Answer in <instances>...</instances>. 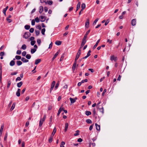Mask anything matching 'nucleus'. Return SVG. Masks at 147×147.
<instances>
[{
  "mask_svg": "<svg viewBox=\"0 0 147 147\" xmlns=\"http://www.w3.org/2000/svg\"><path fill=\"white\" fill-rule=\"evenodd\" d=\"M76 132V133L74 134V136H76L79 135L78 133L79 132V130H77Z\"/></svg>",
  "mask_w": 147,
  "mask_h": 147,
  "instance_id": "46",
  "label": "nucleus"
},
{
  "mask_svg": "<svg viewBox=\"0 0 147 147\" xmlns=\"http://www.w3.org/2000/svg\"><path fill=\"white\" fill-rule=\"evenodd\" d=\"M60 52V50H59L55 54L53 58H52V60H54L55 59L56 57L58 55L59 53Z\"/></svg>",
  "mask_w": 147,
  "mask_h": 147,
  "instance_id": "7",
  "label": "nucleus"
},
{
  "mask_svg": "<svg viewBox=\"0 0 147 147\" xmlns=\"http://www.w3.org/2000/svg\"><path fill=\"white\" fill-rule=\"evenodd\" d=\"M81 50L80 49H79L78 52V53L77 54L76 56V58L75 59V61L76 62L77 60L78 59V58H79L80 55L81 54Z\"/></svg>",
  "mask_w": 147,
  "mask_h": 147,
  "instance_id": "1",
  "label": "nucleus"
},
{
  "mask_svg": "<svg viewBox=\"0 0 147 147\" xmlns=\"http://www.w3.org/2000/svg\"><path fill=\"white\" fill-rule=\"evenodd\" d=\"M15 58L17 60H20L21 59V57L20 56L16 55L15 56Z\"/></svg>",
  "mask_w": 147,
  "mask_h": 147,
  "instance_id": "37",
  "label": "nucleus"
},
{
  "mask_svg": "<svg viewBox=\"0 0 147 147\" xmlns=\"http://www.w3.org/2000/svg\"><path fill=\"white\" fill-rule=\"evenodd\" d=\"M36 42V41L34 40L31 41V44L32 45H34Z\"/></svg>",
  "mask_w": 147,
  "mask_h": 147,
  "instance_id": "51",
  "label": "nucleus"
},
{
  "mask_svg": "<svg viewBox=\"0 0 147 147\" xmlns=\"http://www.w3.org/2000/svg\"><path fill=\"white\" fill-rule=\"evenodd\" d=\"M111 60L112 61H116L117 60V57L113 55V56H111Z\"/></svg>",
  "mask_w": 147,
  "mask_h": 147,
  "instance_id": "6",
  "label": "nucleus"
},
{
  "mask_svg": "<svg viewBox=\"0 0 147 147\" xmlns=\"http://www.w3.org/2000/svg\"><path fill=\"white\" fill-rule=\"evenodd\" d=\"M68 127V123H66L65 124V131L66 132L67 130Z\"/></svg>",
  "mask_w": 147,
  "mask_h": 147,
  "instance_id": "25",
  "label": "nucleus"
},
{
  "mask_svg": "<svg viewBox=\"0 0 147 147\" xmlns=\"http://www.w3.org/2000/svg\"><path fill=\"white\" fill-rule=\"evenodd\" d=\"M64 108L63 107V106L62 105L61 107H60V108L59 109V111H58V113H57V115L58 116H59L60 114V113L61 112L63 111V110H64Z\"/></svg>",
  "mask_w": 147,
  "mask_h": 147,
  "instance_id": "4",
  "label": "nucleus"
},
{
  "mask_svg": "<svg viewBox=\"0 0 147 147\" xmlns=\"http://www.w3.org/2000/svg\"><path fill=\"white\" fill-rule=\"evenodd\" d=\"M8 8V6H7L3 10V12L4 14L5 15H6V12Z\"/></svg>",
  "mask_w": 147,
  "mask_h": 147,
  "instance_id": "17",
  "label": "nucleus"
},
{
  "mask_svg": "<svg viewBox=\"0 0 147 147\" xmlns=\"http://www.w3.org/2000/svg\"><path fill=\"white\" fill-rule=\"evenodd\" d=\"M86 7V5L84 3H82L81 5L82 9L81 11H83V10Z\"/></svg>",
  "mask_w": 147,
  "mask_h": 147,
  "instance_id": "23",
  "label": "nucleus"
},
{
  "mask_svg": "<svg viewBox=\"0 0 147 147\" xmlns=\"http://www.w3.org/2000/svg\"><path fill=\"white\" fill-rule=\"evenodd\" d=\"M59 83H57L56 84L55 88V90H56L57 88L59 86Z\"/></svg>",
  "mask_w": 147,
  "mask_h": 147,
  "instance_id": "58",
  "label": "nucleus"
},
{
  "mask_svg": "<svg viewBox=\"0 0 147 147\" xmlns=\"http://www.w3.org/2000/svg\"><path fill=\"white\" fill-rule=\"evenodd\" d=\"M35 32L37 36L39 35L40 32L39 30H35Z\"/></svg>",
  "mask_w": 147,
  "mask_h": 147,
  "instance_id": "43",
  "label": "nucleus"
},
{
  "mask_svg": "<svg viewBox=\"0 0 147 147\" xmlns=\"http://www.w3.org/2000/svg\"><path fill=\"white\" fill-rule=\"evenodd\" d=\"M100 111V112H102V113H104V109L103 107H102L101 108H99Z\"/></svg>",
  "mask_w": 147,
  "mask_h": 147,
  "instance_id": "45",
  "label": "nucleus"
},
{
  "mask_svg": "<svg viewBox=\"0 0 147 147\" xmlns=\"http://www.w3.org/2000/svg\"><path fill=\"white\" fill-rule=\"evenodd\" d=\"M131 24L132 26H135L136 24V20L135 19H133L131 21Z\"/></svg>",
  "mask_w": 147,
  "mask_h": 147,
  "instance_id": "8",
  "label": "nucleus"
},
{
  "mask_svg": "<svg viewBox=\"0 0 147 147\" xmlns=\"http://www.w3.org/2000/svg\"><path fill=\"white\" fill-rule=\"evenodd\" d=\"M21 80V79L20 77H18L16 79V82L17 81H20Z\"/></svg>",
  "mask_w": 147,
  "mask_h": 147,
  "instance_id": "54",
  "label": "nucleus"
},
{
  "mask_svg": "<svg viewBox=\"0 0 147 147\" xmlns=\"http://www.w3.org/2000/svg\"><path fill=\"white\" fill-rule=\"evenodd\" d=\"M86 114L88 116L90 115H91V113L90 111H86Z\"/></svg>",
  "mask_w": 147,
  "mask_h": 147,
  "instance_id": "32",
  "label": "nucleus"
},
{
  "mask_svg": "<svg viewBox=\"0 0 147 147\" xmlns=\"http://www.w3.org/2000/svg\"><path fill=\"white\" fill-rule=\"evenodd\" d=\"M35 24V21L34 20H32L31 22V24L32 26H34Z\"/></svg>",
  "mask_w": 147,
  "mask_h": 147,
  "instance_id": "47",
  "label": "nucleus"
},
{
  "mask_svg": "<svg viewBox=\"0 0 147 147\" xmlns=\"http://www.w3.org/2000/svg\"><path fill=\"white\" fill-rule=\"evenodd\" d=\"M98 18H97L94 21V22H93V25H95L96 23V22H97V21H98Z\"/></svg>",
  "mask_w": 147,
  "mask_h": 147,
  "instance_id": "39",
  "label": "nucleus"
},
{
  "mask_svg": "<svg viewBox=\"0 0 147 147\" xmlns=\"http://www.w3.org/2000/svg\"><path fill=\"white\" fill-rule=\"evenodd\" d=\"M109 19H107L105 23V25L106 26L109 23Z\"/></svg>",
  "mask_w": 147,
  "mask_h": 147,
  "instance_id": "50",
  "label": "nucleus"
},
{
  "mask_svg": "<svg viewBox=\"0 0 147 147\" xmlns=\"http://www.w3.org/2000/svg\"><path fill=\"white\" fill-rule=\"evenodd\" d=\"M23 84V82L22 81L20 82L17 84V86L18 88H20L21 87Z\"/></svg>",
  "mask_w": 147,
  "mask_h": 147,
  "instance_id": "22",
  "label": "nucleus"
},
{
  "mask_svg": "<svg viewBox=\"0 0 147 147\" xmlns=\"http://www.w3.org/2000/svg\"><path fill=\"white\" fill-rule=\"evenodd\" d=\"M41 61V59H36L35 61V65H37L38 63L40 62Z\"/></svg>",
  "mask_w": 147,
  "mask_h": 147,
  "instance_id": "20",
  "label": "nucleus"
},
{
  "mask_svg": "<svg viewBox=\"0 0 147 147\" xmlns=\"http://www.w3.org/2000/svg\"><path fill=\"white\" fill-rule=\"evenodd\" d=\"M24 28L26 30H28L30 28V26L29 25H26L25 26Z\"/></svg>",
  "mask_w": 147,
  "mask_h": 147,
  "instance_id": "36",
  "label": "nucleus"
},
{
  "mask_svg": "<svg viewBox=\"0 0 147 147\" xmlns=\"http://www.w3.org/2000/svg\"><path fill=\"white\" fill-rule=\"evenodd\" d=\"M45 29L44 28L42 29L41 30V33L43 35L45 34Z\"/></svg>",
  "mask_w": 147,
  "mask_h": 147,
  "instance_id": "40",
  "label": "nucleus"
},
{
  "mask_svg": "<svg viewBox=\"0 0 147 147\" xmlns=\"http://www.w3.org/2000/svg\"><path fill=\"white\" fill-rule=\"evenodd\" d=\"M36 49H32L31 50V52L32 54L34 53L36 51Z\"/></svg>",
  "mask_w": 147,
  "mask_h": 147,
  "instance_id": "31",
  "label": "nucleus"
},
{
  "mask_svg": "<svg viewBox=\"0 0 147 147\" xmlns=\"http://www.w3.org/2000/svg\"><path fill=\"white\" fill-rule=\"evenodd\" d=\"M21 60L24 63L28 62L29 61L28 60L26 59L24 57H22L21 59Z\"/></svg>",
  "mask_w": 147,
  "mask_h": 147,
  "instance_id": "11",
  "label": "nucleus"
},
{
  "mask_svg": "<svg viewBox=\"0 0 147 147\" xmlns=\"http://www.w3.org/2000/svg\"><path fill=\"white\" fill-rule=\"evenodd\" d=\"M43 11V7L42 6H40L39 7V12L41 13Z\"/></svg>",
  "mask_w": 147,
  "mask_h": 147,
  "instance_id": "21",
  "label": "nucleus"
},
{
  "mask_svg": "<svg viewBox=\"0 0 147 147\" xmlns=\"http://www.w3.org/2000/svg\"><path fill=\"white\" fill-rule=\"evenodd\" d=\"M17 74V72H15L13 73H11V75L13 76V75H15Z\"/></svg>",
  "mask_w": 147,
  "mask_h": 147,
  "instance_id": "60",
  "label": "nucleus"
},
{
  "mask_svg": "<svg viewBox=\"0 0 147 147\" xmlns=\"http://www.w3.org/2000/svg\"><path fill=\"white\" fill-rule=\"evenodd\" d=\"M4 127V125H2L1 126L0 130V136L2 134V132H3V131Z\"/></svg>",
  "mask_w": 147,
  "mask_h": 147,
  "instance_id": "10",
  "label": "nucleus"
},
{
  "mask_svg": "<svg viewBox=\"0 0 147 147\" xmlns=\"http://www.w3.org/2000/svg\"><path fill=\"white\" fill-rule=\"evenodd\" d=\"M64 57V54H63L61 56L60 59V61H61L63 60V59Z\"/></svg>",
  "mask_w": 147,
  "mask_h": 147,
  "instance_id": "44",
  "label": "nucleus"
},
{
  "mask_svg": "<svg viewBox=\"0 0 147 147\" xmlns=\"http://www.w3.org/2000/svg\"><path fill=\"white\" fill-rule=\"evenodd\" d=\"M21 51L20 50H18L16 52V54L18 55H20L21 54Z\"/></svg>",
  "mask_w": 147,
  "mask_h": 147,
  "instance_id": "49",
  "label": "nucleus"
},
{
  "mask_svg": "<svg viewBox=\"0 0 147 147\" xmlns=\"http://www.w3.org/2000/svg\"><path fill=\"white\" fill-rule=\"evenodd\" d=\"M5 53L4 52H1L0 53V56H3L4 55Z\"/></svg>",
  "mask_w": 147,
  "mask_h": 147,
  "instance_id": "57",
  "label": "nucleus"
},
{
  "mask_svg": "<svg viewBox=\"0 0 147 147\" xmlns=\"http://www.w3.org/2000/svg\"><path fill=\"white\" fill-rule=\"evenodd\" d=\"M11 84V82L10 81H9L8 82V84H7V88H9V86H10V85Z\"/></svg>",
  "mask_w": 147,
  "mask_h": 147,
  "instance_id": "41",
  "label": "nucleus"
},
{
  "mask_svg": "<svg viewBox=\"0 0 147 147\" xmlns=\"http://www.w3.org/2000/svg\"><path fill=\"white\" fill-rule=\"evenodd\" d=\"M71 104H73L76 102V100L74 99L71 97L69 98Z\"/></svg>",
  "mask_w": 147,
  "mask_h": 147,
  "instance_id": "18",
  "label": "nucleus"
},
{
  "mask_svg": "<svg viewBox=\"0 0 147 147\" xmlns=\"http://www.w3.org/2000/svg\"><path fill=\"white\" fill-rule=\"evenodd\" d=\"M91 52V51L90 50H89L88 51V52L87 53V55L88 57H89L90 55V53Z\"/></svg>",
  "mask_w": 147,
  "mask_h": 147,
  "instance_id": "62",
  "label": "nucleus"
},
{
  "mask_svg": "<svg viewBox=\"0 0 147 147\" xmlns=\"http://www.w3.org/2000/svg\"><path fill=\"white\" fill-rule=\"evenodd\" d=\"M29 31L31 33H33L34 31V29L33 28H31L30 29Z\"/></svg>",
  "mask_w": 147,
  "mask_h": 147,
  "instance_id": "52",
  "label": "nucleus"
},
{
  "mask_svg": "<svg viewBox=\"0 0 147 147\" xmlns=\"http://www.w3.org/2000/svg\"><path fill=\"white\" fill-rule=\"evenodd\" d=\"M89 24V20H86V22L85 23L86 27H88Z\"/></svg>",
  "mask_w": 147,
  "mask_h": 147,
  "instance_id": "27",
  "label": "nucleus"
},
{
  "mask_svg": "<svg viewBox=\"0 0 147 147\" xmlns=\"http://www.w3.org/2000/svg\"><path fill=\"white\" fill-rule=\"evenodd\" d=\"M56 127H55L53 129V132H52V135L53 136L55 133L56 132Z\"/></svg>",
  "mask_w": 147,
  "mask_h": 147,
  "instance_id": "29",
  "label": "nucleus"
},
{
  "mask_svg": "<svg viewBox=\"0 0 147 147\" xmlns=\"http://www.w3.org/2000/svg\"><path fill=\"white\" fill-rule=\"evenodd\" d=\"M80 4H81V3L80 2H79L78 3V4L77 5L76 11H78L79 9L80 8Z\"/></svg>",
  "mask_w": 147,
  "mask_h": 147,
  "instance_id": "15",
  "label": "nucleus"
},
{
  "mask_svg": "<svg viewBox=\"0 0 147 147\" xmlns=\"http://www.w3.org/2000/svg\"><path fill=\"white\" fill-rule=\"evenodd\" d=\"M16 104L15 103H13L11 107V109H10V110L11 111H12L14 108Z\"/></svg>",
  "mask_w": 147,
  "mask_h": 147,
  "instance_id": "28",
  "label": "nucleus"
},
{
  "mask_svg": "<svg viewBox=\"0 0 147 147\" xmlns=\"http://www.w3.org/2000/svg\"><path fill=\"white\" fill-rule=\"evenodd\" d=\"M53 140V138L52 137H50L49 140V143H51Z\"/></svg>",
  "mask_w": 147,
  "mask_h": 147,
  "instance_id": "59",
  "label": "nucleus"
},
{
  "mask_svg": "<svg viewBox=\"0 0 147 147\" xmlns=\"http://www.w3.org/2000/svg\"><path fill=\"white\" fill-rule=\"evenodd\" d=\"M26 53L25 51H23L22 53V55L23 56H25L26 55Z\"/></svg>",
  "mask_w": 147,
  "mask_h": 147,
  "instance_id": "53",
  "label": "nucleus"
},
{
  "mask_svg": "<svg viewBox=\"0 0 147 147\" xmlns=\"http://www.w3.org/2000/svg\"><path fill=\"white\" fill-rule=\"evenodd\" d=\"M86 39H84V38H83L81 44V47H80V48H82L85 44L86 43Z\"/></svg>",
  "mask_w": 147,
  "mask_h": 147,
  "instance_id": "5",
  "label": "nucleus"
},
{
  "mask_svg": "<svg viewBox=\"0 0 147 147\" xmlns=\"http://www.w3.org/2000/svg\"><path fill=\"white\" fill-rule=\"evenodd\" d=\"M88 70L90 71L92 73H93L94 72V70L92 69L89 68L88 69Z\"/></svg>",
  "mask_w": 147,
  "mask_h": 147,
  "instance_id": "61",
  "label": "nucleus"
},
{
  "mask_svg": "<svg viewBox=\"0 0 147 147\" xmlns=\"http://www.w3.org/2000/svg\"><path fill=\"white\" fill-rule=\"evenodd\" d=\"M26 45L25 44L23 45L21 48V49H23V50H25L26 49Z\"/></svg>",
  "mask_w": 147,
  "mask_h": 147,
  "instance_id": "33",
  "label": "nucleus"
},
{
  "mask_svg": "<svg viewBox=\"0 0 147 147\" xmlns=\"http://www.w3.org/2000/svg\"><path fill=\"white\" fill-rule=\"evenodd\" d=\"M39 18L41 22H44L45 21L46 18L45 16H42L39 17Z\"/></svg>",
  "mask_w": 147,
  "mask_h": 147,
  "instance_id": "3",
  "label": "nucleus"
},
{
  "mask_svg": "<svg viewBox=\"0 0 147 147\" xmlns=\"http://www.w3.org/2000/svg\"><path fill=\"white\" fill-rule=\"evenodd\" d=\"M6 20L9 23L11 22V20L10 19H9L8 18H7Z\"/></svg>",
  "mask_w": 147,
  "mask_h": 147,
  "instance_id": "64",
  "label": "nucleus"
},
{
  "mask_svg": "<svg viewBox=\"0 0 147 147\" xmlns=\"http://www.w3.org/2000/svg\"><path fill=\"white\" fill-rule=\"evenodd\" d=\"M95 125L96 127L97 130L99 131L100 129V125H98L96 123L95 124Z\"/></svg>",
  "mask_w": 147,
  "mask_h": 147,
  "instance_id": "13",
  "label": "nucleus"
},
{
  "mask_svg": "<svg viewBox=\"0 0 147 147\" xmlns=\"http://www.w3.org/2000/svg\"><path fill=\"white\" fill-rule=\"evenodd\" d=\"M26 58L28 59H30L31 57V55L29 54H27L26 55Z\"/></svg>",
  "mask_w": 147,
  "mask_h": 147,
  "instance_id": "34",
  "label": "nucleus"
},
{
  "mask_svg": "<svg viewBox=\"0 0 147 147\" xmlns=\"http://www.w3.org/2000/svg\"><path fill=\"white\" fill-rule=\"evenodd\" d=\"M34 20L37 23L39 22L40 21V20L38 17L35 18Z\"/></svg>",
  "mask_w": 147,
  "mask_h": 147,
  "instance_id": "42",
  "label": "nucleus"
},
{
  "mask_svg": "<svg viewBox=\"0 0 147 147\" xmlns=\"http://www.w3.org/2000/svg\"><path fill=\"white\" fill-rule=\"evenodd\" d=\"M43 123V122H42V121H40H40H39V127H41L42 126Z\"/></svg>",
  "mask_w": 147,
  "mask_h": 147,
  "instance_id": "56",
  "label": "nucleus"
},
{
  "mask_svg": "<svg viewBox=\"0 0 147 147\" xmlns=\"http://www.w3.org/2000/svg\"><path fill=\"white\" fill-rule=\"evenodd\" d=\"M76 64V62L75 61L74 63L73 64L72 68V70L73 71L75 70Z\"/></svg>",
  "mask_w": 147,
  "mask_h": 147,
  "instance_id": "19",
  "label": "nucleus"
},
{
  "mask_svg": "<svg viewBox=\"0 0 147 147\" xmlns=\"http://www.w3.org/2000/svg\"><path fill=\"white\" fill-rule=\"evenodd\" d=\"M65 144V143L63 142L62 141L61 142V144L60 145V147H64V145Z\"/></svg>",
  "mask_w": 147,
  "mask_h": 147,
  "instance_id": "38",
  "label": "nucleus"
},
{
  "mask_svg": "<svg viewBox=\"0 0 147 147\" xmlns=\"http://www.w3.org/2000/svg\"><path fill=\"white\" fill-rule=\"evenodd\" d=\"M46 115H44L43 118L41 119L40 120V121H42V122H43L45 120V119L46 118Z\"/></svg>",
  "mask_w": 147,
  "mask_h": 147,
  "instance_id": "24",
  "label": "nucleus"
},
{
  "mask_svg": "<svg viewBox=\"0 0 147 147\" xmlns=\"http://www.w3.org/2000/svg\"><path fill=\"white\" fill-rule=\"evenodd\" d=\"M16 64L18 66H20L22 64V62L20 61H16Z\"/></svg>",
  "mask_w": 147,
  "mask_h": 147,
  "instance_id": "26",
  "label": "nucleus"
},
{
  "mask_svg": "<svg viewBox=\"0 0 147 147\" xmlns=\"http://www.w3.org/2000/svg\"><path fill=\"white\" fill-rule=\"evenodd\" d=\"M7 133H6L5 134L4 137V140L5 141L7 140Z\"/></svg>",
  "mask_w": 147,
  "mask_h": 147,
  "instance_id": "48",
  "label": "nucleus"
},
{
  "mask_svg": "<svg viewBox=\"0 0 147 147\" xmlns=\"http://www.w3.org/2000/svg\"><path fill=\"white\" fill-rule=\"evenodd\" d=\"M61 41H57L55 42V44L57 45H59L61 44Z\"/></svg>",
  "mask_w": 147,
  "mask_h": 147,
  "instance_id": "30",
  "label": "nucleus"
},
{
  "mask_svg": "<svg viewBox=\"0 0 147 147\" xmlns=\"http://www.w3.org/2000/svg\"><path fill=\"white\" fill-rule=\"evenodd\" d=\"M30 34L29 32H26L24 35L23 37L24 38L26 39H27L30 36Z\"/></svg>",
  "mask_w": 147,
  "mask_h": 147,
  "instance_id": "2",
  "label": "nucleus"
},
{
  "mask_svg": "<svg viewBox=\"0 0 147 147\" xmlns=\"http://www.w3.org/2000/svg\"><path fill=\"white\" fill-rule=\"evenodd\" d=\"M15 64V62L13 60L11 61L9 63V65L10 66H14Z\"/></svg>",
  "mask_w": 147,
  "mask_h": 147,
  "instance_id": "12",
  "label": "nucleus"
},
{
  "mask_svg": "<svg viewBox=\"0 0 147 147\" xmlns=\"http://www.w3.org/2000/svg\"><path fill=\"white\" fill-rule=\"evenodd\" d=\"M16 95L17 96H19L20 95V92L17 91L16 92Z\"/></svg>",
  "mask_w": 147,
  "mask_h": 147,
  "instance_id": "55",
  "label": "nucleus"
},
{
  "mask_svg": "<svg viewBox=\"0 0 147 147\" xmlns=\"http://www.w3.org/2000/svg\"><path fill=\"white\" fill-rule=\"evenodd\" d=\"M2 66H0V82H1L2 80Z\"/></svg>",
  "mask_w": 147,
  "mask_h": 147,
  "instance_id": "9",
  "label": "nucleus"
},
{
  "mask_svg": "<svg viewBox=\"0 0 147 147\" xmlns=\"http://www.w3.org/2000/svg\"><path fill=\"white\" fill-rule=\"evenodd\" d=\"M86 122L88 123H92V121L90 119H87L86 120Z\"/></svg>",
  "mask_w": 147,
  "mask_h": 147,
  "instance_id": "35",
  "label": "nucleus"
},
{
  "mask_svg": "<svg viewBox=\"0 0 147 147\" xmlns=\"http://www.w3.org/2000/svg\"><path fill=\"white\" fill-rule=\"evenodd\" d=\"M107 42H109L110 44H111L112 43V40H110L109 39H107Z\"/></svg>",
  "mask_w": 147,
  "mask_h": 147,
  "instance_id": "63",
  "label": "nucleus"
},
{
  "mask_svg": "<svg viewBox=\"0 0 147 147\" xmlns=\"http://www.w3.org/2000/svg\"><path fill=\"white\" fill-rule=\"evenodd\" d=\"M100 40V39H99L98 40H97V41L95 45L94 46V47H93V49H95L96 48V47L97 46V45H98V43L99 42Z\"/></svg>",
  "mask_w": 147,
  "mask_h": 147,
  "instance_id": "16",
  "label": "nucleus"
},
{
  "mask_svg": "<svg viewBox=\"0 0 147 147\" xmlns=\"http://www.w3.org/2000/svg\"><path fill=\"white\" fill-rule=\"evenodd\" d=\"M90 30H88L86 33V34L84 36L83 38H84V39H86V38H87V35L90 32Z\"/></svg>",
  "mask_w": 147,
  "mask_h": 147,
  "instance_id": "14",
  "label": "nucleus"
}]
</instances>
